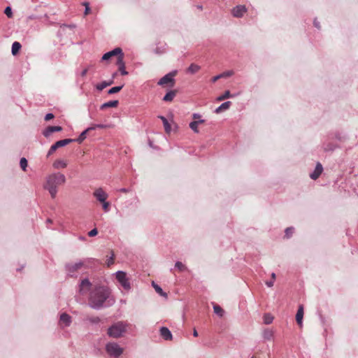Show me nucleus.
Here are the masks:
<instances>
[{
	"label": "nucleus",
	"mask_w": 358,
	"mask_h": 358,
	"mask_svg": "<svg viewBox=\"0 0 358 358\" xmlns=\"http://www.w3.org/2000/svg\"><path fill=\"white\" fill-rule=\"evenodd\" d=\"M115 302L111 291L107 286L96 285L90 292L88 305L94 310L112 306Z\"/></svg>",
	"instance_id": "obj_1"
},
{
	"label": "nucleus",
	"mask_w": 358,
	"mask_h": 358,
	"mask_svg": "<svg viewBox=\"0 0 358 358\" xmlns=\"http://www.w3.org/2000/svg\"><path fill=\"white\" fill-rule=\"evenodd\" d=\"M65 182L66 177L64 174L59 172L54 173L46 177L43 187L49 192L51 197L54 199L57 193V186L63 185Z\"/></svg>",
	"instance_id": "obj_2"
},
{
	"label": "nucleus",
	"mask_w": 358,
	"mask_h": 358,
	"mask_svg": "<svg viewBox=\"0 0 358 358\" xmlns=\"http://www.w3.org/2000/svg\"><path fill=\"white\" fill-rule=\"evenodd\" d=\"M127 330V325L123 322H117L113 324L108 329V335L114 338H118L122 336Z\"/></svg>",
	"instance_id": "obj_3"
},
{
	"label": "nucleus",
	"mask_w": 358,
	"mask_h": 358,
	"mask_svg": "<svg viewBox=\"0 0 358 358\" xmlns=\"http://www.w3.org/2000/svg\"><path fill=\"white\" fill-rule=\"evenodd\" d=\"M106 350L110 356L115 358L119 357L123 353V348L115 342H110L107 343L106 345Z\"/></svg>",
	"instance_id": "obj_4"
},
{
	"label": "nucleus",
	"mask_w": 358,
	"mask_h": 358,
	"mask_svg": "<svg viewBox=\"0 0 358 358\" xmlns=\"http://www.w3.org/2000/svg\"><path fill=\"white\" fill-rule=\"evenodd\" d=\"M72 142H74V140H73L72 138H66L57 141L50 147V150L48 152L47 157H50L59 148L65 146Z\"/></svg>",
	"instance_id": "obj_5"
},
{
	"label": "nucleus",
	"mask_w": 358,
	"mask_h": 358,
	"mask_svg": "<svg viewBox=\"0 0 358 358\" xmlns=\"http://www.w3.org/2000/svg\"><path fill=\"white\" fill-rule=\"evenodd\" d=\"M115 275L117 281L121 284L124 289L128 290L131 288L130 283L128 278H127V274L125 272L119 271L116 272Z\"/></svg>",
	"instance_id": "obj_6"
},
{
	"label": "nucleus",
	"mask_w": 358,
	"mask_h": 358,
	"mask_svg": "<svg viewBox=\"0 0 358 358\" xmlns=\"http://www.w3.org/2000/svg\"><path fill=\"white\" fill-rule=\"evenodd\" d=\"M177 71H173L164 76H163L159 81V85H164L165 84L171 83V86L173 87L175 83L174 76L176 75Z\"/></svg>",
	"instance_id": "obj_7"
},
{
	"label": "nucleus",
	"mask_w": 358,
	"mask_h": 358,
	"mask_svg": "<svg viewBox=\"0 0 358 358\" xmlns=\"http://www.w3.org/2000/svg\"><path fill=\"white\" fill-rule=\"evenodd\" d=\"M83 266V263L82 262H79L75 264H68L66 265V270L68 273V275L70 276H73L74 273L81 268Z\"/></svg>",
	"instance_id": "obj_8"
},
{
	"label": "nucleus",
	"mask_w": 358,
	"mask_h": 358,
	"mask_svg": "<svg viewBox=\"0 0 358 358\" xmlns=\"http://www.w3.org/2000/svg\"><path fill=\"white\" fill-rule=\"evenodd\" d=\"M71 317L69 314L64 313L60 315L59 324L62 327L64 328L69 327L71 324Z\"/></svg>",
	"instance_id": "obj_9"
},
{
	"label": "nucleus",
	"mask_w": 358,
	"mask_h": 358,
	"mask_svg": "<svg viewBox=\"0 0 358 358\" xmlns=\"http://www.w3.org/2000/svg\"><path fill=\"white\" fill-rule=\"evenodd\" d=\"M93 195L100 203L105 201L108 196V194L105 192L102 188L96 189L94 192Z\"/></svg>",
	"instance_id": "obj_10"
},
{
	"label": "nucleus",
	"mask_w": 358,
	"mask_h": 358,
	"mask_svg": "<svg viewBox=\"0 0 358 358\" xmlns=\"http://www.w3.org/2000/svg\"><path fill=\"white\" fill-rule=\"evenodd\" d=\"M246 11L247 9L245 6L238 5L233 8L232 15L235 17H241Z\"/></svg>",
	"instance_id": "obj_11"
},
{
	"label": "nucleus",
	"mask_w": 358,
	"mask_h": 358,
	"mask_svg": "<svg viewBox=\"0 0 358 358\" xmlns=\"http://www.w3.org/2000/svg\"><path fill=\"white\" fill-rule=\"evenodd\" d=\"M62 131V127L60 126H49L43 131V135L48 138L53 132H58Z\"/></svg>",
	"instance_id": "obj_12"
},
{
	"label": "nucleus",
	"mask_w": 358,
	"mask_h": 358,
	"mask_svg": "<svg viewBox=\"0 0 358 358\" xmlns=\"http://www.w3.org/2000/svg\"><path fill=\"white\" fill-rule=\"evenodd\" d=\"M92 286V283L87 278H85L81 280L80 283V289L79 292L81 294H85L86 292L89 291Z\"/></svg>",
	"instance_id": "obj_13"
},
{
	"label": "nucleus",
	"mask_w": 358,
	"mask_h": 358,
	"mask_svg": "<svg viewBox=\"0 0 358 358\" xmlns=\"http://www.w3.org/2000/svg\"><path fill=\"white\" fill-rule=\"evenodd\" d=\"M120 53H122V49L120 48H116L113 49V50L105 53L102 56L101 60L102 61L108 60L113 56L118 55Z\"/></svg>",
	"instance_id": "obj_14"
},
{
	"label": "nucleus",
	"mask_w": 358,
	"mask_h": 358,
	"mask_svg": "<svg viewBox=\"0 0 358 358\" xmlns=\"http://www.w3.org/2000/svg\"><path fill=\"white\" fill-rule=\"evenodd\" d=\"M161 336L166 341H171L173 338L171 331L165 327H162L159 329Z\"/></svg>",
	"instance_id": "obj_15"
},
{
	"label": "nucleus",
	"mask_w": 358,
	"mask_h": 358,
	"mask_svg": "<svg viewBox=\"0 0 358 358\" xmlns=\"http://www.w3.org/2000/svg\"><path fill=\"white\" fill-rule=\"evenodd\" d=\"M323 171L322 166L320 163H317L314 171L310 174V178L313 180H316L319 178Z\"/></svg>",
	"instance_id": "obj_16"
},
{
	"label": "nucleus",
	"mask_w": 358,
	"mask_h": 358,
	"mask_svg": "<svg viewBox=\"0 0 358 358\" xmlns=\"http://www.w3.org/2000/svg\"><path fill=\"white\" fill-rule=\"evenodd\" d=\"M303 317V307L302 305H300L299 306V309H298L296 315V320L297 324L299 326H302Z\"/></svg>",
	"instance_id": "obj_17"
},
{
	"label": "nucleus",
	"mask_w": 358,
	"mask_h": 358,
	"mask_svg": "<svg viewBox=\"0 0 358 358\" xmlns=\"http://www.w3.org/2000/svg\"><path fill=\"white\" fill-rule=\"evenodd\" d=\"M177 91L176 90H170L169 91L163 98V101L166 102H170L173 100L175 96H176Z\"/></svg>",
	"instance_id": "obj_18"
},
{
	"label": "nucleus",
	"mask_w": 358,
	"mask_h": 358,
	"mask_svg": "<svg viewBox=\"0 0 358 358\" xmlns=\"http://www.w3.org/2000/svg\"><path fill=\"white\" fill-rule=\"evenodd\" d=\"M93 129H94V127H89V128L86 129L85 131H83L80 134V136H78V138L73 139L74 141H76V142H78L79 143H81L86 138V135H87V132L89 131H91V130H93Z\"/></svg>",
	"instance_id": "obj_19"
},
{
	"label": "nucleus",
	"mask_w": 358,
	"mask_h": 358,
	"mask_svg": "<svg viewBox=\"0 0 358 358\" xmlns=\"http://www.w3.org/2000/svg\"><path fill=\"white\" fill-rule=\"evenodd\" d=\"M118 103H119V101L117 100L110 101H108V102H106V103H103L101 106L100 108L101 110H103V109H105L106 108H110V107L115 108V107L117 106Z\"/></svg>",
	"instance_id": "obj_20"
},
{
	"label": "nucleus",
	"mask_w": 358,
	"mask_h": 358,
	"mask_svg": "<svg viewBox=\"0 0 358 358\" xmlns=\"http://www.w3.org/2000/svg\"><path fill=\"white\" fill-rule=\"evenodd\" d=\"M231 105V101H226V102H224L223 103H222L219 107H217L215 112L216 113H220L224 110H227L230 106Z\"/></svg>",
	"instance_id": "obj_21"
},
{
	"label": "nucleus",
	"mask_w": 358,
	"mask_h": 358,
	"mask_svg": "<svg viewBox=\"0 0 358 358\" xmlns=\"http://www.w3.org/2000/svg\"><path fill=\"white\" fill-rule=\"evenodd\" d=\"M52 166L55 169H64L66 167L67 164L63 159H57L54 162Z\"/></svg>",
	"instance_id": "obj_22"
},
{
	"label": "nucleus",
	"mask_w": 358,
	"mask_h": 358,
	"mask_svg": "<svg viewBox=\"0 0 358 358\" xmlns=\"http://www.w3.org/2000/svg\"><path fill=\"white\" fill-rule=\"evenodd\" d=\"M158 117L162 120V121L163 122V125H164V129H165V131L166 133L169 134L171 132V125L169 123L167 119L165 117L162 116V115H159Z\"/></svg>",
	"instance_id": "obj_23"
},
{
	"label": "nucleus",
	"mask_w": 358,
	"mask_h": 358,
	"mask_svg": "<svg viewBox=\"0 0 358 358\" xmlns=\"http://www.w3.org/2000/svg\"><path fill=\"white\" fill-rule=\"evenodd\" d=\"M152 285L157 294H159L162 296L166 298L167 297V294L164 292L163 289L161 288V287L156 284L154 281L152 282Z\"/></svg>",
	"instance_id": "obj_24"
},
{
	"label": "nucleus",
	"mask_w": 358,
	"mask_h": 358,
	"mask_svg": "<svg viewBox=\"0 0 358 358\" xmlns=\"http://www.w3.org/2000/svg\"><path fill=\"white\" fill-rule=\"evenodd\" d=\"M113 83V80H110V81H108V82H107V81H103L102 83H101L98 84V85L96 86V88L99 91H101V90H103L104 88H106V87L111 85Z\"/></svg>",
	"instance_id": "obj_25"
},
{
	"label": "nucleus",
	"mask_w": 358,
	"mask_h": 358,
	"mask_svg": "<svg viewBox=\"0 0 358 358\" xmlns=\"http://www.w3.org/2000/svg\"><path fill=\"white\" fill-rule=\"evenodd\" d=\"M200 69H201V66H199L197 64H192L188 67V69L187 70V72L191 74H194L196 72H198Z\"/></svg>",
	"instance_id": "obj_26"
},
{
	"label": "nucleus",
	"mask_w": 358,
	"mask_h": 358,
	"mask_svg": "<svg viewBox=\"0 0 358 358\" xmlns=\"http://www.w3.org/2000/svg\"><path fill=\"white\" fill-rule=\"evenodd\" d=\"M22 45L21 44L19 43V42H14L12 45V54L13 55H17V53L19 52V50H20Z\"/></svg>",
	"instance_id": "obj_27"
},
{
	"label": "nucleus",
	"mask_w": 358,
	"mask_h": 358,
	"mask_svg": "<svg viewBox=\"0 0 358 358\" xmlns=\"http://www.w3.org/2000/svg\"><path fill=\"white\" fill-rule=\"evenodd\" d=\"M273 333L271 329H265L263 332V337L266 340H271L273 338Z\"/></svg>",
	"instance_id": "obj_28"
},
{
	"label": "nucleus",
	"mask_w": 358,
	"mask_h": 358,
	"mask_svg": "<svg viewBox=\"0 0 358 358\" xmlns=\"http://www.w3.org/2000/svg\"><path fill=\"white\" fill-rule=\"evenodd\" d=\"M214 313L219 315L220 317H222L224 315V310L218 305L215 304L213 306Z\"/></svg>",
	"instance_id": "obj_29"
},
{
	"label": "nucleus",
	"mask_w": 358,
	"mask_h": 358,
	"mask_svg": "<svg viewBox=\"0 0 358 358\" xmlns=\"http://www.w3.org/2000/svg\"><path fill=\"white\" fill-rule=\"evenodd\" d=\"M232 96H233V95L230 93V92L229 90H227L224 92V93L222 95L218 96L217 100L220 101H222L224 99H228V98H230Z\"/></svg>",
	"instance_id": "obj_30"
},
{
	"label": "nucleus",
	"mask_w": 358,
	"mask_h": 358,
	"mask_svg": "<svg viewBox=\"0 0 358 358\" xmlns=\"http://www.w3.org/2000/svg\"><path fill=\"white\" fill-rule=\"evenodd\" d=\"M273 317L271 315L267 313L264 315V322L266 324H271L273 322Z\"/></svg>",
	"instance_id": "obj_31"
},
{
	"label": "nucleus",
	"mask_w": 358,
	"mask_h": 358,
	"mask_svg": "<svg viewBox=\"0 0 358 358\" xmlns=\"http://www.w3.org/2000/svg\"><path fill=\"white\" fill-rule=\"evenodd\" d=\"M123 86L124 85H122L120 86L113 87L108 91V94H112L117 93L122 89Z\"/></svg>",
	"instance_id": "obj_32"
},
{
	"label": "nucleus",
	"mask_w": 358,
	"mask_h": 358,
	"mask_svg": "<svg viewBox=\"0 0 358 358\" xmlns=\"http://www.w3.org/2000/svg\"><path fill=\"white\" fill-rule=\"evenodd\" d=\"M117 56L118 57H117V65L118 66V68L120 66H122V65L125 66V64L123 60V57H124L123 53L122 52L120 53Z\"/></svg>",
	"instance_id": "obj_33"
},
{
	"label": "nucleus",
	"mask_w": 358,
	"mask_h": 358,
	"mask_svg": "<svg viewBox=\"0 0 358 358\" xmlns=\"http://www.w3.org/2000/svg\"><path fill=\"white\" fill-rule=\"evenodd\" d=\"M198 126H199V122L193 121L189 123L190 129L192 130H193L194 132H195V133H199Z\"/></svg>",
	"instance_id": "obj_34"
},
{
	"label": "nucleus",
	"mask_w": 358,
	"mask_h": 358,
	"mask_svg": "<svg viewBox=\"0 0 358 358\" xmlns=\"http://www.w3.org/2000/svg\"><path fill=\"white\" fill-rule=\"evenodd\" d=\"M336 145L333 144V143H327L325 146H324V150L325 151H334L336 148Z\"/></svg>",
	"instance_id": "obj_35"
},
{
	"label": "nucleus",
	"mask_w": 358,
	"mask_h": 358,
	"mask_svg": "<svg viewBox=\"0 0 358 358\" xmlns=\"http://www.w3.org/2000/svg\"><path fill=\"white\" fill-rule=\"evenodd\" d=\"M20 165L22 169L25 171L26 168L27 167V160L24 157L21 158L20 161Z\"/></svg>",
	"instance_id": "obj_36"
},
{
	"label": "nucleus",
	"mask_w": 358,
	"mask_h": 358,
	"mask_svg": "<svg viewBox=\"0 0 358 358\" xmlns=\"http://www.w3.org/2000/svg\"><path fill=\"white\" fill-rule=\"evenodd\" d=\"M175 267L177 268L180 271H183L186 269V266L180 262H176Z\"/></svg>",
	"instance_id": "obj_37"
},
{
	"label": "nucleus",
	"mask_w": 358,
	"mask_h": 358,
	"mask_svg": "<svg viewBox=\"0 0 358 358\" xmlns=\"http://www.w3.org/2000/svg\"><path fill=\"white\" fill-rule=\"evenodd\" d=\"M294 229L293 227H287L285 229V236L289 238L294 232Z\"/></svg>",
	"instance_id": "obj_38"
},
{
	"label": "nucleus",
	"mask_w": 358,
	"mask_h": 358,
	"mask_svg": "<svg viewBox=\"0 0 358 358\" xmlns=\"http://www.w3.org/2000/svg\"><path fill=\"white\" fill-rule=\"evenodd\" d=\"M88 321L93 324H97L100 322V318L99 317H88Z\"/></svg>",
	"instance_id": "obj_39"
},
{
	"label": "nucleus",
	"mask_w": 358,
	"mask_h": 358,
	"mask_svg": "<svg viewBox=\"0 0 358 358\" xmlns=\"http://www.w3.org/2000/svg\"><path fill=\"white\" fill-rule=\"evenodd\" d=\"M4 13L8 17H11L13 16L12 9L10 7L8 6L5 8Z\"/></svg>",
	"instance_id": "obj_40"
},
{
	"label": "nucleus",
	"mask_w": 358,
	"mask_h": 358,
	"mask_svg": "<svg viewBox=\"0 0 358 358\" xmlns=\"http://www.w3.org/2000/svg\"><path fill=\"white\" fill-rule=\"evenodd\" d=\"M102 203V206H103V210L106 211V212H108V210H109V206H110V203L106 201V200H105V201L103 202H101Z\"/></svg>",
	"instance_id": "obj_41"
},
{
	"label": "nucleus",
	"mask_w": 358,
	"mask_h": 358,
	"mask_svg": "<svg viewBox=\"0 0 358 358\" xmlns=\"http://www.w3.org/2000/svg\"><path fill=\"white\" fill-rule=\"evenodd\" d=\"M234 74V72L232 71H225L222 73H221V76H222V78H225V77H229L231 76H232Z\"/></svg>",
	"instance_id": "obj_42"
},
{
	"label": "nucleus",
	"mask_w": 358,
	"mask_h": 358,
	"mask_svg": "<svg viewBox=\"0 0 358 358\" xmlns=\"http://www.w3.org/2000/svg\"><path fill=\"white\" fill-rule=\"evenodd\" d=\"M118 69L122 76L128 74V72L125 70V66L122 65V66H120Z\"/></svg>",
	"instance_id": "obj_43"
},
{
	"label": "nucleus",
	"mask_w": 358,
	"mask_h": 358,
	"mask_svg": "<svg viewBox=\"0 0 358 358\" xmlns=\"http://www.w3.org/2000/svg\"><path fill=\"white\" fill-rule=\"evenodd\" d=\"M110 126L109 125H107V124H95L92 127H94V129H96V128H99V129H105V128H108Z\"/></svg>",
	"instance_id": "obj_44"
},
{
	"label": "nucleus",
	"mask_w": 358,
	"mask_h": 358,
	"mask_svg": "<svg viewBox=\"0 0 358 358\" xmlns=\"http://www.w3.org/2000/svg\"><path fill=\"white\" fill-rule=\"evenodd\" d=\"M97 234H98V231L96 228H94V229H92L90 231H89L88 236L90 237H92V236H96Z\"/></svg>",
	"instance_id": "obj_45"
},
{
	"label": "nucleus",
	"mask_w": 358,
	"mask_h": 358,
	"mask_svg": "<svg viewBox=\"0 0 358 358\" xmlns=\"http://www.w3.org/2000/svg\"><path fill=\"white\" fill-rule=\"evenodd\" d=\"M53 118H54V115L52 113H48L45 116V121H49V120H52Z\"/></svg>",
	"instance_id": "obj_46"
},
{
	"label": "nucleus",
	"mask_w": 358,
	"mask_h": 358,
	"mask_svg": "<svg viewBox=\"0 0 358 358\" xmlns=\"http://www.w3.org/2000/svg\"><path fill=\"white\" fill-rule=\"evenodd\" d=\"M113 259H114V254L112 253L111 257H110V259L107 262L108 266H110L111 264H113Z\"/></svg>",
	"instance_id": "obj_47"
},
{
	"label": "nucleus",
	"mask_w": 358,
	"mask_h": 358,
	"mask_svg": "<svg viewBox=\"0 0 358 358\" xmlns=\"http://www.w3.org/2000/svg\"><path fill=\"white\" fill-rule=\"evenodd\" d=\"M155 52L156 54L161 55V54H163L164 52V51L163 50H161V48H157L155 50Z\"/></svg>",
	"instance_id": "obj_48"
},
{
	"label": "nucleus",
	"mask_w": 358,
	"mask_h": 358,
	"mask_svg": "<svg viewBox=\"0 0 358 358\" xmlns=\"http://www.w3.org/2000/svg\"><path fill=\"white\" fill-rule=\"evenodd\" d=\"M222 78V76L221 74H219L216 76H214L213 78H212V82L213 83H215L217 80H219L220 78Z\"/></svg>",
	"instance_id": "obj_49"
},
{
	"label": "nucleus",
	"mask_w": 358,
	"mask_h": 358,
	"mask_svg": "<svg viewBox=\"0 0 358 358\" xmlns=\"http://www.w3.org/2000/svg\"><path fill=\"white\" fill-rule=\"evenodd\" d=\"M62 28H65V27H69L70 29H74L76 27V26L74 24H69V25H67V24H63L61 26Z\"/></svg>",
	"instance_id": "obj_50"
},
{
	"label": "nucleus",
	"mask_w": 358,
	"mask_h": 358,
	"mask_svg": "<svg viewBox=\"0 0 358 358\" xmlns=\"http://www.w3.org/2000/svg\"><path fill=\"white\" fill-rule=\"evenodd\" d=\"M273 284H274V281L273 280H269V281H266V285L269 287H271L273 286Z\"/></svg>",
	"instance_id": "obj_51"
},
{
	"label": "nucleus",
	"mask_w": 358,
	"mask_h": 358,
	"mask_svg": "<svg viewBox=\"0 0 358 358\" xmlns=\"http://www.w3.org/2000/svg\"><path fill=\"white\" fill-rule=\"evenodd\" d=\"M313 23H314V26H315V27H317V29H320V22H317V19H315V20H314Z\"/></svg>",
	"instance_id": "obj_52"
},
{
	"label": "nucleus",
	"mask_w": 358,
	"mask_h": 358,
	"mask_svg": "<svg viewBox=\"0 0 358 358\" xmlns=\"http://www.w3.org/2000/svg\"><path fill=\"white\" fill-rule=\"evenodd\" d=\"M85 6H86L85 10V14L87 15L90 12V8L88 6V3H85Z\"/></svg>",
	"instance_id": "obj_53"
},
{
	"label": "nucleus",
	"mask_w": 358,
	"mask_h": 358,
	"mask_svg": "<svg viewBox=\"0 0 358 358\" xmlns=\"http://www.w3.org/2000/svg\"><path fill=\"white\" fill-rule=\"evenodd\" d=\"M120 192H121L122 193H127V192H130V189H126V188H121V189H120Z\"/></svg>",
	"instance_id": "obj_54"
},
{
	"label": "nucleus",
	"mask_w": 358,
	"mask_h": 358,
	"mask_svg": "<svg viewBox=\"0 0 358 358\" xmlns=\"http://www.w3.org/2000/svg\"><path fill=\"white\" fill-rule=\"evenodd\" d=\"M201 117V115L199 113H194L193 114V118L194 119H199Z\"/></svg>",
	"instance_id": "obj_55"
},
{
	"label": "nucleus",
	"mask_w": 358,
	"mask_h": 358,
	"mask_svg": "<svg viewBox=\"0 0 358 358\" xmlns=\"http://www.w3.org/2000/svg\"><path fill=\"white\" fill-rule=\"evenodd\" d=\"M87 69H84L82 73H81V76H85L86 74H87Z\"/></svg>",
	"instance_id": "obj_56"
},
{
	"label": "nucleus",
	"mask_w": 358,
	"mask_h": 358,
	"mask_svg": "<svg viewBox=\"0 0 358 358\" xmlns=\"http://www.w3.org/2000/svg\"><path fill=\"white\" fill-rule=\"evenodd\" d=\"M275 278H276L275 273H271V278H272L271 280L274 281L275 280Z\"/></svg>",
	"instance_id": "obj_57"
},
{
	"label": "nucleus",
	"mask_w": 358,
	"mask_h": 358,
	"mask_svg": "<svg viewBox=\"0 0 358 358\" xmlns=\"http://www.w3.org/2000/svg\"><path fill=\"white\" fill-rule=\"evenodd\" d=\"M193 336L195 337L198 336V332L195 329L193 331Z\"/></svg>",
	"instance_id": "obj_58"
},
{
	"label": "nucleus",
	"mask_w": 358,
	"mask_h": 358,
	"mask_svg": "<svg viewBox=\"0 0 358 358\" xmlns=\"http://www.w3.org/2000/svg\"><path fill=\"white\" fill-rule=\"evenodd\" d=\"M117 72L114 73L113 74V76H112V78H113V79H112V80H113V79L117 76Z\"/></svg>",
	"instance_id": "obj_59"
},
{
	"label": "nucleus",
	"mask_w": 358,
	"mask_h": 358,
	"mask_svg": "<svg viewBox=\"0 0 358 358\" xmlns=\"http://www.w3.org/2000/svg\"><path fill=\"white\" fill-rule=\"evenodd\" d=\"M197 122H199V124L201 123H203L204 122V120H199Z\"/></svg>",
	"instance_id": "obj_60"
},
{
	"label": "nucleus",
	"mask_w": 358,
	"mask_h": 358,
	"mask_svg": "<svg viewBox=\"0 0 358 358\" xmlns=\"http://www.w3.org/2000/svg\"><path fill=\"white\" fill-rule=\"evenodd\" d=\"M47 222H51L52 221H51V220H50V219H48Z\"/></svg>",
	"instance_id": "obj_61"
},
{
	"label": "nucleus",
	"mask_w": 358,
	"mask_h": 358,
	"mask_svg": "<svg viewBox=\"0 0 358 358\" xmlns=\"http://www.w3.org/2000/svg\"><path fill=\"white\" fill-rule=\"evenodd\" d=\"M252 358H254V357H252Z\"/></svg>",
	"instance_id": "obj_62"
}]
</instances>
